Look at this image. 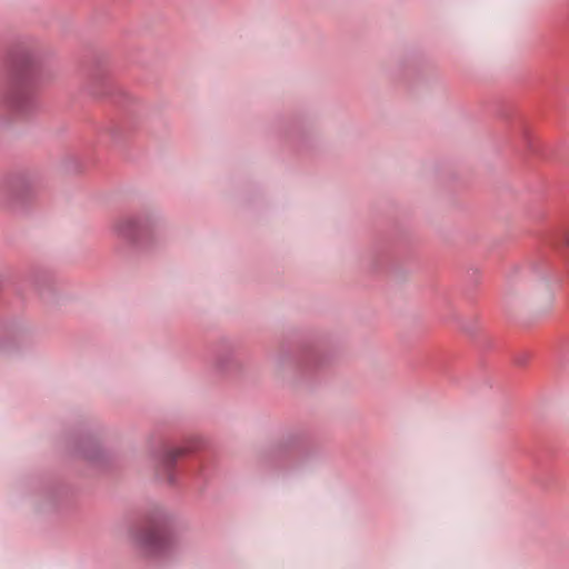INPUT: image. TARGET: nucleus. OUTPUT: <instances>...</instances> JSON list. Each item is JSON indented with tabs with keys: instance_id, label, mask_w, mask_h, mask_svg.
<instances>
[{
	"instance_id": "obj_2",
	"label": "nucleus",
	"mask_w": 569,
	"mask_h": 569,
	"mask_svg": "<svg viewBox=\"0 0 569 569\" xmlns=\"http://www.w3.org/2000/svg\"><path fill=\"white\" fill-rule=\"evenodd\" d=\"M482 281V274L476 267H468L465 270V284L469 290H476Z\"/></svg>"
},
{
	"instance_id": "obj_5",
	"label": "nucleus",
	"mask_w": 569,
	"mask_h": 569,
	"mask_svg": "<svg viewBox=\"0 0 569 569\" xmlns=\"http://www.w3.org/2000/svg\"><path fill=\"white\" fill-rule=\"evenodd\" d=\"M561 241H562V244H563L565 247L569 248V230H567V231H565V232L562 233V239H561Z\"/></svg>"
},
{
	"instance_id": "obj_1",
	"label": "nucleus",
	"mask_w": 569,
	"mask_h": 569,
	"mask_svg": "<svg viewBox=\"0 0 569 569\" xmlns=\"http://www.w3.org/2000/svg\"><path fill=\"white\" fill-rule=\"evenodd\" d=\"M139 543L151 552H161L167 548V537L160 529L150 527L139 537Z\"/></svg>"
},
{
	"instance_id": "obj_3",
	"label": "nucleus",
	"mask_w": 569,
	"mask_h": 569,
	"mask_svg": "<svg viewBox=\"0 0 569 569\" xmlns=\"http://www.w3.org/2000/svg\"><path fill=\"white\" fill-rule=\"evenodd\" d=\"M26 94L22 89H16L4 99V103L14 109H21L24 103Z\"/></svg>"
},
{
	"instance_id": "obj_4",
	"label": "nucleus",
	"mask_w": 569,
	"mask_h": 569,
	"mask_svg": "<svg viewBox=\"0 0 569 569\" xmlns=\"http://www.w3.org/2000/svg\"><path fill=\"white\" fill-rule=\"evenodd\" d=\"M133 226L134 221L132 219H124L118 223L117 229L122 237H130V229L133 228Z\"/></svg>"
}]
</instances>
